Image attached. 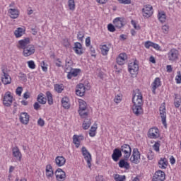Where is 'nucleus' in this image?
Segmentation results:
<instances>
[{
	"label": "nucleus",
	"instance_id": "nucleus-62",
	"mask_svg": "<svg viewBox=\"0 0 181 181\" xmlns=\"http://www.w3.org/2000/svg\"><path fill=\"white\" fill-rule=\"evenodd\" d=\"M170 162L171 165H175V163H176V160L175 159V157H173V156L170 157Z\"/></svg>",
	"mask_w": 181,
	"mask_h": 181
},
{
	"label": "nucleus",
	"instance_id": "nucleus-8",
	"mask_svg": "<svg viewBox=\"0 0 181 181\" xmlns=\"http://www.w3.org/2000/svg\"><path fill=\"white\" fill-rule=\"evenodd\" d=\"M168 57L170 62H175L179 59V50L175 48L171 49L168 53Z\"/></svg>",
	"mask_w": 181,
	"mask_h": 181
},
{
	"label": "nucleus",
	"instance_id": "nucleus-25",
	"mask_svg": "<svg viewBox=\"0 0 181 181\" xmlns=\"http://www.w3.org/2000/svg\"><path fill=\"white\" fill-rule=\"evenodd\" d=\"M45 172L47 179H50V177H53V176H54V173L53 172V167H52V165L50 164L46 165Z\"/></svg>",
	"mask_w": 181,
	"mask_h": 181
},
{
	"label": "nucleus",
	"instance_id": "nucleus-37",
	"mask_svg": "<svg viewBox=\"0 0 181 181\" xmlns=\"http://www.w3.org/2000/svg\"><path fill=\"white\" fill-rule=\"evenodd\" d=\"M46 95L47 97V102L49 105H53V95H52V93H50V91H47Z\"/></svg>",
	"mask_w": 181,
	"mask_h": 181
},
{
	"label": "nucleus",
	"instance_id": "nucleus-16",
	"mask_svg": "<svg viewBox=\"0 0 181 181\" xmlns=\"http://www.w3.org/2000/svg\"><path fill=\"white\" fill-rule=\"evenodd\" d=\"M148 136L151 139H156V138H159V129L156 127L150 129L148 133Z\"/></svg>",
	"mask_w": 181,
	"mask_h": 181
},
{
	"label": "nucleus",
	"instance_id": "nucleus-35",
	"mask_svg": "<svg viewBox=\"0 0 181 181\" xmlns=\"http://www.w3.org/2000/svg\"><path fill=\"white\" fill-rule=\"evenodd\" d=\"M43 93H40L38 95L37 98V100L40 104H46L47 102V99L43 96Z\"/></svg>",
	"mask_w": 181,
	"mask_h": 181
},
{
	"label": "nucleus",
	"instance_id": "nucleus-32",
	"mask_svg": "<svg viewBox=\"0 0 181 181\" xmlns=\"http://www.w3.org/2000/svg\"><path fill=\"white\" fill-rule=\"evenodd\" d=\"M62 105L65 110H69V108H70V103H69L67 97H64L62 99Z\"/></svg>",
	"mask_w": 181,
	"mask_h": 181
},
{
	"label": "nucleus",
	"instance_id": "nucleus-36",
	"mask_svg": "<svg viewBox=\"0 0 181 181\" xmlns=\"http://www.w3.org/2000/svg\"><path fill=\"white\" fill-rule=\"evenodd\" d=\"M175 98L174 100V105L176 108H179L181 104L180 95H179L178 94H175Z\"/></svg>",
	"mask_w": 181,
	"mask_h": 181
},
{
	"label": "nucleus",
	"instance_id": "nucleus-54",
	"mask_svg": "<svg viewBox=\"0 0 181 181\" xmlns=\"http://www.w3.org/2000/svg\"><path fill=\"white\" fill-rule=\"evenodd\" d=\"M37 124L40 127H45V120L42 118H40L37 121Z\"/></svg>",
	"mask_w": 181,
	"mask_h": 181
},
{
	"label": "nucleus",
	"instance_id": "nucleus-39",
	"mask_svg": "<svg viewBox=\"0 0 181 181\" xmlns=\"http://www.w3.org/2000/svg\"><path fill=\"white\" fill-rule=\"evenodd\" d=\"M73 142L76 145V148H78L80 146V139L78 138V135H74L73 136Z\"/></svg>",
	"mask_w": 181,
	"mask_h": 181
},
{
	"label": "nucleus",
	"instance_id": "nucleus-45",
	"mask_svg": "<svg viewBox=\"0 0 181 181\" xmlns=\"http://www.w3.org/2000/svg\"><path fill=\"white\" fill-rule=\"evenodd\" d=\"M160 146V141H157L153 145V149L156 152H159V147Z\"/></svg>",
	"mask_w": 181,
	"mask_h": 181
},
{
	"label": "nucleus",
	"instance_id": "nucleus-42",
	"mask_svg": "<svg viewBox=\"0 0 181 181\" xmlns=\"http://www.w3.org/2000/svg\"><path fill=\"white\" fill-rule=\"evenodd\" d=\"M73 64V61L71 59L66 58L65 60V67H66V70L69 69L67 67H71Z\"/></svg>",
	"mask_w": 181,
	"mask_h": 181
},
{
	"label": "nucleus",
	"instance_id": "nucleus-49",
	"mask_svg": "<svg viewBox=\"0 0 181 181\" xmlns=\"http://www.w3.org/2000/svg\"><path fill=\"white\" fill-rule=\"evenodd\" d=\"M107 30H109V32H115V25L112 24H108Z\"/></svg>",
	"mask_w": 181,
	"mask_h": 181
},
{
	"label": "nucleus",
	"instance_id": "nucleus-4",
	"mask_svg": "<svg viewBox=\"0 0 181 181\" xmlns=\"http://www.w3.org/2000/svg\"><path fill=\"white\" fill-rule=\"evenodd\" d=\"M139 160H141V153H139L138 148H134L132 155L130 157V162H132V163H135V165H138Z\"/></svg>",
	"mask_w": 181,
	"mask_h": 181
},
{
	"label": "nucleus",
	"instance_id": "nucleus-30",
	"mask_svg": "<svg viewBox=\"0 0 181 181\" xmlns=\"http://www.w3.org/2000/svg\"><path fill=\"white\" fill-rule=\"evenodd\" d=\"M158 166L160 169H166L168 168V159L166 158H161L158 161Z\"/></svg>",
	"mask_w": 181,
	"mask_h": 181
},
{
	"label": "nucleus",
	"instance_id": "nucleus-51",
	"mask_svg": "<svg viewBox=\"0 0 181 181\" xmlns=\"http://www.w3.org/2000/svg\"><path fill=\"white\" fill-rule=\"evenodd\" d=\"M18 77H20V78H21V80L23 81H26L27 80V76H26V74H23V73H20L19 75H18Z\"/></svg>",
	"mask_w": 181,
	"mask_h": 181
},
{
	"label": "nucleus",
	"instance_id": "nucleus-29",
	"mask_svg": "<svg viewBox=\"0 0 181 181\" xmlns=\"http://www.w3.org/2000/svg\"><path fill=\"white\" fill-rule=\"evenodd\" d=\"M113 23L115 28H117L118 29H121L124 26V22L122 21V18L118 17L116 18L113 21Z\"/></svg>",
	"mask_w": 181,
	"mask_h": 181
},
{
	"label": "nucleus",
	"instance_id": "nucleus-56",
	"mask_svg": "<svg viewBox=\"0 0 181 181\" xmlns=\"http://www.w3.org/2000/svg\"><path fill=\"white\" fill-rule=\"evenodd\" d=\"M147 158L148 160H152V159H153V153H152L151 151L148 152L147 154Z\"/></svg>",
	"mask_w": 181,
	"mask_h": 181
},
{
	"label": "nucleus",
	"instance_id": "nucleus-57",
	"mask_svg": "<svg viewBox=\"0 0 181 181\" xmlns=\"http://www.w3.org/2000/svg\"><path fill=\"white\" fill-rule=\"evenodd\" d=\"M90 56L95 57V49L93 46L90 47Z\"/></svg>",
	"mask_w": 181,
	"mask_h": 181
},
{
	"label": "nucleus",
	"instance_id": "nucleus-10",
	"mask_svg": "<svg viewBox=\"0 0 181 181\" xmlns=\"http://www.w3.org/2000/svg\"><path fill=\"white\" fill-rule=\"evenodd\" d=\"M81 152L83 156H84V159L86 160L88 163V168H91V154L84 146L82 147Z\"/></svg>",
	"mask_w": 181,
	"mask_h": 181
},
{
	"label": "nucleus",
	"instance_id": "nucleus-21",
	"mask_svg": "<svg viewBox=\"0 0 181 181\" xmlns=\"http://www.w3.org/2000/svg\"><path fill=\"white\" fill-rule=\"evenodd\" d=\"M73 50H74L76 54L81 56L84 52L83 51V45L80 42H75L74 47H73Z\"/></svg>",
	"mask_w": 181,
	"mask_h": 181
},
{
	"label": "nucleus",
	"instance_id": "nucleus-20",
	"mask_svg": "<svg viewBox=\"0 0 181 181\" xmlns=\"http://www.w3.org/2000/svg\"><path fill=\"white\" fill-rule=\"evenodd\" d=\"M122 156V152L121 151V150L119 148H115L113 151V153L112 154V159H113L115 162H118V160H119V158H121Z\"/></svg>",
	"mask_w": 181,
	"mask_h": 181
},
{
	"label": "nucleus",
	"instance_id": "nucleus-12",
	"mask_svg": "<svg viewBox=\"0 0 181 181\" xmlns=\"http://www.w3.org/2000/svg\"><path fill=\"white\" fill-rule=\"evenodd\" d=\"M13 97L11 95V92L8 91L4 94L3 103L6 107H11L12 105V100Z\"/></svg>",
	"mask_w": 181,
	"mask_h": 181
},
{
	"label": "nucleus",
	"instance_id": "nucleus-58",
	"mask_svg": "<svg viewBox=\"0 0 181 181\" xmlns=\"http://www.w3.org/2000/svg\"><path fill=\"white\" fill-rule=\"evenodd\" d=\"M119 2L127 5L131 4V0H119Z\"/></svg>",
	"mask_w": 181,
	"mask_h": 181
},
{
	"label": "nucleus",
	"instance_id": "nucleus-2",
	"mask_svg": "<svg viewBox=\"0 0 181 181\" xmlns=\"http://www.w3.org/2000/svg\"><path fill=\"white\" fill-rule=\"evenodd\" d=\"M78 113L81 118H87L88 117V109H87V103L86 101H79Z\"/></svg>",
	"mask_w": 181,
	"mask_h": 181
},
{
	"label": "nucleus",
	"instance_id": "nucleus-19",
	"mask_svg": "<svg viewBox=\"0 0 181 181\" xmlns=\"http://www.w3.org/2000/svg\"><path fill=\"white\" fill-rule=\"evenodd\" d=\"M128 59L126 53H121L119 54L118 57L116 59V62L119 66H123L125 64V61Z\"/></svg>",
	"mask_w": 181,
	"mask_h": 181
},
{
	"label": "nucleus",
	"instance_id": "nucleus-26",
	"mask_svg": "<svg viewBox=\"0 0 181 181\" xmlns=\"http://www.w3.org/2000/svg\"><path fill=\"white\" fill-rule=\"evenodd\" d=\"M81 69H72V71L68 73L67 78L69 80H71L73 77H77V76H78V74L81 73Z\"/></svg>",
	"mask_w": 181,
	"mask_h": 181
},
{
	"label": "nucleus",
	"instance_id": "nucleus-22",
	"mask_svg": "<svg viewBox=\"0 0 181 181\" xmlns=\"http://www.w3.org/2000/svg\"><path fill=\"white\" fill-rule=\"evenodd\" d=\"M30 43V40L29 38L21 40L18 42V47L19 49H23L24 50V49H26L28 47Z\"/></svg>",
	"mask_w": 181,
	"mask_h": 181
},
{
	"label": "nucleus",
	"instance_id": "nucleus-27",
	"mask_svg": "<svg viewBox=\"0 0 181 181\" xmlns=\"http://www.w3.org/2000/svg\"><path fill=\"white\" fill-rule=\"evenodd\" d=\"M55 163L59 167L64 166L66 165V158L63 156H57L55 158Z\"/></svg>",
	"mask_w": 181,
	"mask_h": 181
},
{
	"label": "nucleus",
	"instance_id": "nucleus-50",
	"mask_svg": "<svg viewBox=\"0 0 181 181\" xmlns=\"http://www.w3.org/2000/svg\"><path fill=\"white\" fill-rule=\"evenodd\" d=\"M153 45V42L151 41H146L144 43V47H146V49H149V47H152Z\"/></svg>",
	"mask_w": 181,
	"mask_h": 181
},
{
	"label": "nucleus",
	"instance_id": "nucleus-41",
	"mask_svg": "<svg viewBox=\"0 0 181 181\" xmlns=\"http://www.w3.org/2000/svg\"><path fill=\"white\" fill-rule=\"evenodd\" d=\"M68 6L70 11H74V9H76V3H74V0H69Z\"/></svg>",
	"mask_w": 181,
	"mask_h": 181
},
{
	"label": "nucleus",
	"instance_id": "nucleus-38",
	"mask_svg": "<svg viewBox=\"0 0 181 181\" xmlns=\"http://www.w3.org/2000/svg\"><path fill=\"white\" fill-rule=\"evenodd\" d=\"M14 35L16 37H21L23 35V28H18L17 30H15Z\"/></svg>",
	"mask_w": 181,
	"mask_h": 181
},
{
	"label": "nucleus",
	"instance_id": "nucleus-63",
	"mask_svg": "<svg viewBox=\"0 0 181 181\" xmlns=\"http://www.w3.org/2000/svg\"><path fill=\"white\" fill-rule=\"evenodd\" d=\"M57 62H58L55 63V66H57V67H62V61H60V59H57Z\"/></svg>",
	"mask_w": 181,
	"mask_h": 181
},
{
	"label": "nucleus",
	"instance_id": "nucleus-59",
	"mask_svg": "<svg viewBox=\"0 0 181 181\" xmlns=\"http://www.w3.org/2000/svg\"><path fill=\"white\" fill-rule=\"evenodd\" d=\"M152 47H153V49H156V50H160V46H159V45L153 43V42Z\"/></svg>",
	"mask_w": 181,
	"mask_h": 181
},
{
	"label": "nucleus",
	"instance_id": "nucleus-52",
	"mask_svg": "<svg viewBox=\"0 0 181 181\" xmlns=\"http://www.w3.org/2000/svg\"><path fill=\"white\" fill-rule=\"evenodd\" d=\"M162 30H163V33H168V32H169V25H163Z\"/></svg>",
	"mask_w": 181,
	"mask_h": 181
},
{
	"label": "nucleus",
	"instance_id": "nucleus-61",
	"mask_svg": "<svg viewBox=\"0 0 181 181\" xmlns=\"http://www.w3.org/2000/svg\"><path fill=\"white\" fill-rule=\"evenodd\" d=\"M34 110H36V111H37V110H39V108H40V105L39 104V103L36 102L34 103Z\"/></svg>",
	"mask_w": 181,
	"mask_h": 181
},
{
	"label": "nucleus",
	"instance_id": "nucleus-60",
	"mask_svg": "<svg viewBox=\"0 0 181 181\" xmlns=\"http://www.w3.org/2000/svg\"><path fill=\"white\" fill-rule=\"evenodd\" d=\"M132 23L134 28V29H136V30H139V29H141V27L139 25H137L135 22H134V21H132Z\"/></svg>",
	"mask_w": 181,
	"mask_h": 181
},
{
	"label": "nucleus",
	"instance_id": "nucleus-28",
	"mask_svg": "<svg viewBox=\"0 0 181 181\" xmlns=\"http://www.w3.org/2000/svg\"><path fill=\"white\" fill-rule=\"evenodd\" d=\"M8 13L11 19H16L19 17V11L16 8H9Z\"/></svg>",
	"mask_w": 181,
	"mask_h": 181
},
{
	"label": "nucleus",
	"instance_id": "nucleus-31",
	"mask_svg": "<svg viewBox=\"0 0 181 181\" xmlns=\"http://www.w3.org/2000/svg\"><path fill=\"white\" fill-rule=\"evenodd\" d=\"M158 18L161 23H165V22H166V13L165 11H159Z\"/></svg>",
	"mask_w": 181,
	"mask_h": 181
},
{
	"label": "nucleus",
	"instance_id": "nucleus-23",
	"mask_svg": "<svg viewBox=\"0 0 181 181\" xmlns=\"http://www.w3.org/2000/svg\"><path fill=\"white\" fill-rule=\"evenodd\" d=\"M29 115L26 112H22L20 115V122L24 125L29 124Z\"/></svg>",
	"mask_w": 181,
	"mask_h": 181
},
{
	"label": "nucleus",
	"instance_id": "nucleus-1",
	"mask_svg": "<svg viewBox=\"0 0 181 181\" xmlns=\"http://www.w3.org/2000/svg\"><path fill=\"white\" fill-rule=\"evenodd\" d=\"M132 111L136 115V117H139L144 114V109L142 106L144 105V100L142 93L139 89H136L134 90L133 98H132Z\"/></svg>",
	"mask_w": 181,
	"mask_h": 181
},
{
	"label": "nucleus",
	"instance_id": "nucleus-3",
	"mask_svg": "<svg viewBox=\"0 0 181 181\" xmlns=\"http://www.w3.org/2000/svg\"><path fill=\"white\" fill-rule=\"evenodd\" d=\"M121 152L124 154V158L126 160H128L131 157V153H132V149L131 146L129 144H123L119 148Z\"/></svg>",
	"mask_w": 181,
	"mask_h": 181
},
{
	"label": "nucleus",
	"instance_id": "nucleus-43",
	"mask_svg": "<svg viewBox=\"0 0 181 181\" xmlns=\"http://www.w3.org/2000/svg\"><path fill=\"white\" fill-rule=\"evenodd\" d=\"M77 39L80 42H83V39H84V32L79 31L77 34Z\"/></svg>",
	"mask_w": 181,
	"mask_h": 181
},
{
	"label": "nucleus",
	"instance_id": "nucleus-33",
	"mask_svg": "<svg viewBox=\"0 0 181 181\" xmlns=\"http://www.w3.org/2000/svg\"><path fill=\"white\" fill-rule=\"evenodd\" d=\"M100 49L103 56H107L108 52H110V45H103L101 46Z\"/></svg>",
	"mask_w": 181,
	"mask_h": 181
},
{
	"label": "nucleus",
	"instance_id": "nucleus-34",
	"mask_svg": "<svg viewBox=\"0 0 181 181\" xmlns=\"http://www.w3.org/2000/svg\"><path fill=\"white\" fill-rule=\"evenodd\" d=\"M83 128L86 129H88L90 127H91V119L87 118V117L85 118V120L82 124Z\"/></svg>",
	"mask_w": 181,
	"mask_h": 181
},
{
	"label": "nucleus",
	"instance_id": "nucleus-11",
	"mask_svg": "<svg viewBox=\"0 0 181 181\" xmlns=\"http://www.w3.org/2000/svg\"><path fill=\"white\" fill-rule=\"evenodd\" d=\"M77 88L78 89L76 90V95H79V97H83V95H84V94L86 93V90H87V91H88V90H90V86H87L86 88V86H84V84L79 83L77 86Z\"/></svg>",
	"mask_w": 181,
	"mask_h": 181
},
{
	"label": "nucleus",
	"instance_id": "nucleus-13",
	"mask_svg": "<svg viewBox=\"0 0 181 181\" xmlns=\"http://www.w3.org/2000/svg\"><path fill=\"white\" fill-rule=\"evenodd\" d=\"M165 172L162 170L156 171L153 176V181H163L165 180Z\"/></svg>",
	"mask_w": 181,
	"mask_h": 181
},
{
	"label": "nucleus",
	"instance_id": "nucleus-55",
	"mask_svg": "<svg viewBox=\"0 0 181 181\" xmlns=\"http://www.w3.org/2000/svg\"><path fill=\"white\" fill-rule=\"evenodd\" d=\"M122 100V98L120 95H117L114 100L115 103H116V104H119L120 101Z\"/></svg>",
	"mask_w": 181,
	"mask_h": 181
},
{
	"label": "nucleus",
	"instance_id": "nucleus-17",
	"mask_svg": "<svg viewBox=\"0 0 181 181\" xmlns=\"http://www.w3.org/2000/svg\"><path fill=\"white\" fill-rule=\"evenodd\" d=\"M13 156L16 158L17 160H22V153H21V150H19V147L16 146L15 147L12 148Z\"/></svg>",
	"mask_w": 181,
	"mask_h": 181
},
{
	"label": "nucleus",
	"instance_id": "nucleus-6",
	"mask_svg": "<svg viewBox=\"0 0 181 181\" xmlns=\"http://www.w3.org/2000/svg\"><path fill=\"white\" fill-rule=\"evenodd\" d=\"M159 111H160V115L162 123L164 125V127L166 128L168 124H166V104L165 103H163L161 105V107H160Z\"/></svg>",
	"mask_w": 181,
	"mask_h": 181
},
{
	"label": "nucleus",
	"instance_id": "nucleus-9",
	"mask_svg": "<svg viewBox=\"0 0 181 181\" xmlns=\"http://www.w3.org/2000/svg\"><path fill=\"white\" fill-rule=\"evenodd\" d=\"M128 69L130 74H137L138 71H139V65L136 61H134L129 64Z\"/></svg>",
	"mask_w": 181,
	"mask_h": 181
},
{
	"label": "nucleus",
	"instance_id": "nucleus-53",
	"mask_svg": "<svg viewBox=\"0 0 181 181\" xmlns=\"http://www.w3.org/2000/svg\"><path fill=\"white\" fill-rule=\"evenodd\" d=\"M90 45H91V38L90 37H88L86 39V47H90Z\"/></svg>",
	"mask_w": 181,
	"mask_h": 181
},
{
	"label": "nucleus",
	"instance_id": "nucleus-64",
	"mask_svg": "<svg viewBox=\"0 0 181 181\" xmlns=\"http://www.w3.org/2000/svg\"><path fill=\"white\" fill-rule=\"evenodd\" d=\"M95 180L96 181H103V180H104V177H103V175H98L95 177Z\"/></svg>",
	"mask_w": 181,
	"mask_h": 181
},
{
	"label": "nucleus",
	"instance_id": "nucleus-14",
	"mask_svg": "<svg viewBox=\"0 0 181 181\" xmlns=\"http://www.w3.org/2000/svg\"><path fill=\"white\" fill-rule=\"evenodd\" d=\"M35 53V46L33 45H29L26 48L23 49V54L25 57H28V56H32Z\"/></svg>",
	"mask_w": 181,
	"mask_h": 181
},
{
	"label": "nucleus",
	"instance_id": "nucleus-24",
	"mask_svg": "<svg viewBox=\"0 0 181 181\" xmlns=\"http://www.w3.org/2000/svg\"><path fill=\"white\" fill-rule=\"evenodd\" d=\"M127 160H125V158H124V159L119 160L118 165L119 167L121 168V169H126L127 170H128V169L131 168V165H129V163H128Z\"/></svg>",
	"mask_w": 181,
	"mask_h": 181
},
{
	"label": "nucleus",
	"instance_id": "nucleus-15",
	"mask_svg": "<svg viewBox=\"0 0 181 181\" xmlns=\"http://www.w3.org/2000/svg\"><path fill=\"white\" fill-rule=\"evenodd\" d=\"M56 179L58 181H64L66 180V172L63 171L62 168H58L55 171Z\"/></svg>",
	"mask_w": 181,
	"mask_h": 181
},
{
	"label": "nucleus",
	"instance_id": "nucleus-48",
	"mask_svg": "<svg viewBox=\"0 0 181 181\" xmlns=\"http://www.w3.org/2000/svg\"><path fill=\"white\" fill-rule=\"evenodd\" d=\"M22 91H23V88L18 86L16 88V93L17 94V95H19V97H21V95L22 94Z\"/></svg>",
	"mask_w": 181,
	"mask_h": 181
},
{
	"label": "nucleus",
	"instance_id": "nucleus-7",
	"mask_svg": "<svg viewBox=\"0 0 181 181\" xmlns=\"http://www.w3.org/2000/svg\"><path fill=\"white\" fill-rule=\"evenodd\" d=\"M142 13L144 18H151L153 15V8L149 4L145 5L142 8Z\"/></svg>",
	"mask_w": 181,
	"mask_h": 181
},
{
	"label": "nucleus",
	"instance_id": "nucleus-47",
	"mask_svg": "<svg viewBox=\"0 0 181 181\" xmlns=\"http://www.w3.org/2000/svg\"><path fill=\"white\" fill-rule=\"evenodd\" d=\"M175 81H176L177 84H180V83H181V74H180V71L177 72V75L175 77Z\"/></svg>",
	"mask_w": 181,
	"mask_h": 181
},
{
	"label": "nucleus",
	"instance_id": "nucleus-5",
	"mask_svg": "<svg viewBox=\"0 0 181 181\" xmlns=\"http://www.w3.org/2000/svg\"><path fill=\"white\" fill-rule=\"evenodd\" d=\"M2 77H1V81L3 84L5 86L8 84H11L12 83V78L11 76H9V74H8V70L5 68L2 69Z\"/></svg>",
	"mask_w": 181,
	"mask_h": 181
},
{
	"label": "nucleus",
	"instance_id": "nucleus-40",
	"mask_svg": "<svg viewBox=\"0 0 181 181\" xmlns=\"http://www.w3.org/2000/svg\"><path fill=\"white\" fill-rule=\"evenodd\" d=\"M114 179L115 181H124L125 179H127V177L125 175H119L118 174H115Z\"/></svg>",
	"mask_w": 181,
	"mask_h": 181
},
{
	"label": "nucleus",
	"instance_id": "nucleus-46",
	"mask_svg": "<svg viewBox=\"0 0 181 181\" xmlns=\"http://www.w3.org/2000/svg\"><path fill=\"white\" fill-rule=\"evenodd\" d=\"M28 67L30 69H36V64H35V62L33 61H28Z\"/></svg>",
	"mask_w": 181,
	"mask_h": 181
},
{
	"label": "nucleus",
	"instance_id": "nucleus-44",
	"mask_svg": "<svg viewBox=\"0 0 181 181\" xmlns=\"http://www.w3.org/2000/svg\"><path fill=\"white\" fill-rule=\"evenodd\" d=\"M54 90L57 91V93H62V91L64 90V88L62 85L57 84L54 86Z\"/></svg>",
	"mask_w": 181,
	"mask_h": 181
},
{
	"label": "nucleus",
	"instance_id": "nucleus-18",
	"mask_svg": "<svg viewBox=\"0 0 181 181\" xmlns=\"http://www.w3.org/2000/svg\"><path fill=\"white\" fill-rule=\"evenodd\" d=\"M162 86L160 82V78H156L154 81L151 84L153 94H156V88H159Z\"/></svg>",
	"mask_w": 181,
	"mask_h": 181
}]
</instances>
